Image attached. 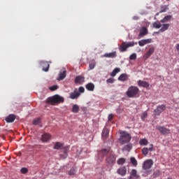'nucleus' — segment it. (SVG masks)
I'll list each match as a JSON object with an SVG mask.
<instances>
[{"label":"nucleus","mask_w":179,"mask_h":179,"mask_svg":"<svg viewBox=\"0 0 179 179\" xmlns=\"http://www.w3.org/2000/svg\"><path fill=\"white\" fill-rule=\"evenodd\" d=\"M64 97L59 95H55L46 99V103L51 104V106H55V104H59L60 103H64Z\"/></svg>","instance_id":"nucleus-1"},{"label":"nucleus","mask_w":179,"mask_h":179,"mask_svg":"<svg viewBox=\"0 0 179 179\" xmlns=\"http://www.w3.org/2000/svg\"><path fill=\"white\" fill-rule=\"evenodd\" d=\"M131 139H132L131 134H128L127 131H122L119 138V142L120 145H125V143H129Z\"/></svg>","instance_id":"nucleus-2"},{"label":"nucleus","mask_w":179,"mask_h":179,"mask_svg":"<svg viewBox=\"0 0 179 179\" xmlns=\"http://www.w3.org/2000/svg\"><path fill=\"white\" fill-rule=\"evenodd\" d=\"M139 93V88H138L136 86H131L128 88L126 94L128 97H130L131 99H134L138 96V94Z\"/></svg>","instance_id":"nucleus-3"},{"label":"nucleus","mask_w":179,"mask_h":179,"mask_svg":"<svg viewBox=\"0 0 179 179\" xmlns=\"http://www.w3.org/2000/svg\"><path fill=\"white\" fill-rule=\"evenodd\" d=\"M138 45V42H123L122 43V45H120V47L119 48L120 51H121V52H125V51H127V48H129V47H134V45Z\"/></svg>","instance_id":"nucleus-4"},{"label":"nucleus","mask_w":179,"mask_h":179,"mask_svg":"<svg viewBox=\"0 0 179 179\" xmlns=\"http://www.w3.org/2000/svg\"><path fill=\"white\" fill-rule=\"evenodd\" d=\"M110 152H111V149L110 148H103L102 150H99L98 152V157H99V162H101V160L104 159V157L107 156V155H108V153H110Z\"/></svg>","instance_id":"nucleus-5"},{"label":"nucleus","mask_w":179,"mask_h":179,"mask_svg":"<svg viewBox=\"0 0 179 179\" xmlns=\"http://www.w3.org/2000/svg\"><path fill=\"white\" fill-rule=\"evenodd\" d=\"M152 166H153V160L147 159L143 164V170H149V169H152Z\"/></svg>","instance_id":"nucleus-6"},{"label":"nucleus","mask_w":179,"mask_h":179,"mask_svg":"<svg viewBox=\"0 0 179 179\" xmlns=\"http://www.w3.org/2000/svg\"><path fill=\"white\" fill-rule=\"evenodd\" d=\"M156 129H158L162 135H169V134H170L169 129L166 128L164 126H157Z\"/></svg>","instance_id":"nucleus-7"},{"label":"nucleus","mask_w":179,"mask_h":179,"mask_svg":"<svg viewBox=\"0 0 179 179\" xmlns=\"http://www.w3.org/2000/svg\"><path fill=\"white\" fill-rule=\"evenodd\" d=\"M106 163H108V164H114V163H115V160H117V158L115 157V155L110 153L106 157Z\"/></svg>","instance_id":"nucleus-8"},{"label":"nucleus","mask_w":179,"mask_h":179,"mask_svg":"<svg viewBox=\"0 0 179 179\" xmlns=\"http://www.w3.org/2000/svg\"><path fill=\"white\" fill-rule=\"evenodd\" d=\"M166 110V106L165 105H161L157 106L156 109L154 110L155 115H160L162 113H163Z\"/></svg>","instance_id":"nucleus-9"},{"label":"nucleus","mask_w":179,"mask_h":179,"mask_svg":"<svg viewBox=\"0 0 179 179\" xmlns=\"http://www.w3.org/2000/svg\"><path fill=\"white\" fill-rule=\"evenodd\" d=\"M80 96V94L78 92V89H75L74 91L69 94V98L71 100H76Z\"/></svg>","instance_id":"nucleus-10"},{"label":"nucleus","mask_w":179,"mask_h":179,"mask_svg":"<svg viewBox=\"0 0 179 179\" xmlns=\"http://www.w3.org/2000/svg\"><path fill=\"white\" fill-rule=\"evenodd\" d=\"M148 34H149V30H148V27H143L140 29L138 37H145V36H148Z\"/></svg>","instance_id":"nucleus-11"},{"label":"nucleus","mask_w":179,"mask_h":179,"mask_svg":"<svg viewBox=\"0 0 179 179\" xmlns=\"http://www.w3.org/2000/svg\"><path fill=\"white\" fill-rule=\"evenodd\" d=\"M117 174L122 177L127 176V166H121L117 170Z\"/></svg>","instance_id":"nucleus-12"},{"label":"nucleus","mask_w":179,"mask_h":179,"mask_svg":"<svg viewBox=\"0 0 179 179\" xmlns=\"http://www.w3.org/2000/svg\"><path fill=\"white\" fill-rule=\"evenodd\" d=\"M140 178L141 176L138 175V171H136V169H132L130 172L129 179H138Z\"/></svg>","instance_id":"nucleus-13"},{"label":"nucleus","mask_w":179,"mask_h":179,"mask_svg":"<svg viewBox=\"0 0 179 179\" xmlns=\"http://www.w3.org/2000/svg\"><path fill=\"white\" fill-rule=\"evenodd\" d=\"M74 83L76 85H83L85 83V77L82 76H78L76 77Z\"/></svg>","instance_id":"nucleus-14"},{"label":"nucleus","mask_w":179,"mask_h":179,"mask_svg":"<svg viewBox=\"0 0 179 179\" xmlns=\"http://www.w3.org/2000/svg\"><path fill=\"white\" fill-rule=\"evenodd\" d=\"M155 52V48H150L149 50L143 55V59L146 61Z\"/></svg>","instance_id":"nucleus-15"},{"label":"nucleus","mask_w":179,"mask_h":179,"mask_svg":"<svg viewBox=\"0 0 179 179\" xmlns=\"http://www.w3.org/2000/svg\"><path fill=\"white\" fill-rule=\"evenodd\" d=\"M66 78V70H64L63 71H60L59 73V76L57 78V80L59 82L61 80H64Z\"/></svg>","instance_id":"nucleus-16"},{"label":"nucleus","mask_w":179,"mask_h":179,"mask_svg":"<svg viewBox=\"0 0 179 179\" xmlns=\"http://www.w3.org/2000/svg\"><path fill=\"white\" fill-rule=\"evenodd\" d=\"M150 43H152V38L143 39L138 41V45H140V47H143L144 45H146V44H150Z\"/></svg>","instance_id":"nucleus-17"},{"label":"nucleus","mask_w":179,"mask_h":179,"mask_svg":"<svg viewBox=\"0 0 179 179\" xmlns=\"http://www.w3.org/2000/svg\"><path fill=\"white\" fill-rule=\"evenodd\" d=\"M50 139H51V135H50V134L45 133L42 135V142H48Z\"/></svg>","instance_id":"nucleus-18"},{"label":"nucleus","mask_w":179,"mask_h":179,"mask_svg":"<svg viewBox=\"0 0 179 179\" xmlns=\"http://www.w3.org/2000/svg\"><path fill=\"white\" fill-rule=\"evenodd\" d=\"M138 86H140L141 87H145L146 89H148V87H149L150 85L148 84V82L146 81H142L141 80H139L138 81Z\"/></svg>","instance_id":"nucleus-19"},{"label":"nucleus","mask_w":179,"mask_h":179,"mask_svg":"<svg viewBox=\"0 0 179 179\" xmlns=\"http://www.w3.org/2000/svg\"><path fill=\"white\" fill-rule=\"evenodd\" d=\"M43 71L45 72H48V69H50V64L48 62H42Z\"/></svg>","instance_id":"nucleus-20"},{"label":"nucleus","mask_w":179,"mask_h":179,"mask_svg":"<svg viewBox=\"0 0 179 179\" xmlns=\"http://www.w3.org/2000/svg\"><path fill=\"white\" fill-rule=\"evenodd\" d=\"M85 88L89 92H94V84L93 83H89L85 85Z\"/></svg>","instance_id":"nucleus-21"},{"label":"nucleus","mask_w":179,"mask_h":179,"mask_svg":"<svg viewBox=\"0 0 179 179\" xmlns=\"http://www.w3.org/2000/svg\"><path fill=\"white\" fill-rule=\"evenodd\" d=\"M108 134H110V130L107 128H104L102 131L103 139H107V138H108Z\"/></svg>","instance_id":"nucleus-22"},{"label":"nucleus","mask_w":179,"mask_h":179,"mask_svg":"<svg viewBox=\"0 0 179 179\" xmlns=\"http://www.w3.org/2000/svg\"><path fill=\"white\" fill-rule=\"evenodd\" d=\"M15 120H16V115H9L6 118V122H13L15 121Z\"/></svg>","instance_id":"nucleus-23"},{"label":"nucleus","mask_w":179,"mask_h":179,"mask_svg":"<svg viewBox=\"0 0 179 179\" xmlns=\"http://www.w3.org/2000/svg\"><path fill=\"white\" fill-rule=\"evenodd\" d=\"M105 58H115L117 57V52H112L110 53H105L103 55Z\"/></svg>","instance_id":"nucleus-24"},{"label":"nucleus","mask_w":179,"mask_h":179,"mask_svg":"<svg viewBox=\"0 0 179 179\" xmlns=\"http://www.w3.org/2000/svg\"><path fill=\"white\" fill-rule=\"evenodd\" d=\"M169 27H170V24H162V27L159 29V31H161V33H164L166 30H169Z\"/></svg>","instance_id":"nucleus-25"},{"label":"nucleus","mask_w":179,"mask_h":179,"mask_svg":"<svg viewBox=\"0 0 179 179\" xmlns=\"http://www.w3.org/2000/svg\"><path fill=\"white\" fill-rule=\"evenodd\" d=\"M127 79H128V75H127V73H122L118 78V80H120L121 82H125Z\"/></svg>","instance_id":"nucleus-26"},{"label":"nucleus","mask_w":179,"mask_h":179,"mask_svg":"<svg viewBox=\"0 0 179 179\" xmlns=\"http://www.w3.org/2000/svg\"><path fill=\"white\" fill-rule=\"evenodd\" d=\"M173 17V15H166L162 20H160L161 23H166Z\"/></svg>","instance_id":"nucleus-27"},{"label":"nucleus","mask_w":179,"mask_h":179,"mask_svg":"<svg viewBox=\"0 0 179 179\" xmlns=\"http://www.w3.org/2000/svg\"><path fill=\"white\" fill-rule=\"evenodd\" d=\"M62 148H64V144L59 142H57L55 143L53 149H56L57 150H58V149H62Z\"/></svg>","instance_id":"nucleus-28"},{"label":"nucleus","mask_w":179,"mask_h":179,"mask_svg":"<svg viewBox=\"0 0 179 179\" xmlns=\"http://www.w3.org/2000/svg\"><path fill=\"white\" fill-rule=\"evenodd\" d=\"M149 143V141H148V139L146 138H142L139 141V145L141 146H146Z\"/></svg>","instance_id":"nucleus-29"},{"label":"nucleus","mask_w":179,"mask_h":179,"mask_svg":"<svg viewBox=\"0 0 179 179\" xmlns=\"http://www.w3.org/2000/svg\"><path fill=\"white\" fill-rule=\"evenodd\" d=\"M167 10H169V6H161L159 13H164V12H167Z\"/></svg>","instance_id":"nucleus-30"},{"label":"nucleus","mask_w":179,"mask_h":179,"mask_svg":"<svg viewBox=\"0 0 179 179\" xmlns=\"http://www.w3.org/2000/svg\"><path fill=\"white\" fill-rule=\"evenodd\" d=\"M130 162L134 167H136V166H138V161H136V159L135 157H131L130 158Z\"/></svg>","instance_id":"nucleus-31"},{"label":"nucleus","mask_w":179,"mask_h":179,"mask_svg":"<svg viewBox=\"0 0 179 179\" xmlns=\"http://www.w3.org/2000/svg\"><path fill=\"white\" fill-rule=\"evenodd\" d=\"M120 71H121V69H120V68H115V69L110 73V76H112V78H114V76H115V75H117V73H118V72H120Z\"/></svg>","instance_id":"nucleus-32"},{"label":"nucleus","mask_w":179,"mask_h":179,"mask_svg":"<svg viewBox=\"0 0 179 179\" xmlns=\"http://www.w3.org/2000/svg\"><path fill=\"white\" fill-rule=\"evenodd\" d=\"M152 26L155 29H160L162 27V23H160L159 21H156L152 24Z\"/></svg>","instance_id":"nucleus-33"},{"label":"nucleus","mask_w":179,"mask_h":179,"mask_svg":"<svg viewBox=\"0 0 179 179\" xmlns=\"http://www.w3.org/2000/svg\"><path fill=\"white\" fill-rule=\"evenodd\" d=\"M72 113H79V106L76 104L73 105L72 108Z\"/></svg>","instance_id":"nucleus-34"},{"label":"nucleus","mask_w":179,"mask_h":179,"mask_svg":"<svg viewBox=\"0 0 179 179\" xmlns=\"http://www.w3.org/2000/svg\"><path fill=\"white\" fill-rule=\"evenodd\" d=\"M141 152L143 156H148V154L149 153V149L148 148H144L142 149Z\"/></svg>","instance_id":"nucleus-35"},{"label":"nucleus","mask_w":179,"mask_h":179,"mask_svg":"<svg viewBox=\"0 0 179 179\" xmlns=\"http://www.w3.org/2000/svg\"><path fill=\"white\" fill-rule=\"evenodd\" d=\"M40 122H41V118H40V117H38L33 120L34 125H38V124H40Z\"/></svg>","instance_id":"nucleus-36"},{"label":"nucleus","mask_w":179,"mask_h":179,"mask_svg":"<svg viewBox=\"0 0 179 179\" xmlns=\"http://www.w3.org/2000/svg\"><path fill=\"white\" fill-rule=\"evenodd\" d=\"M126 160L125 158H120L119 159H117V163L119 165H122L125 163Z\"/></svg>","instance_id":"nucleus-37"},{"label":"nucleus","mask_w":179,"mask_h":179,"mask_svg":"<svg viewBox=\"0 0 179 179\" xmlns=\"http://www.w3.org/2000/svg\"><path fill=\"white\" fill-rule=\"evenodd\" d=\"M76 174V169L75 168H72L69 172V176H75Z\"/></svg>","instance_id":"nucleus-38"},{"label":"nucleus","mask_w":179,"mask_h":179,"mask_svg":"<svg viewBox=\"0 0 179 179\" xmlns=\"http://www.w3.org/2000/svg\"><path fill=\"white\" fill-rule=\"evenodd\" d=\"M129 59H131V61H135V59H136V53L131 54L129 57Z\"/></svg>","instance_id":"nucleus-39"},{"label":"nucleus","mask_w":179,"mask_h":179,"mask_svg":"<svg viewBox=\"0 0 179 179\" xmlns=\"http://www.w3.org/2000/svg\"><path fill=\"white\" fill-rule=\"evenodd\" d=\"M21 173L22 174H27V173H29V169H27V168H22Z\"/></svg>","instance_id":"nucleus-40"},{"label":"nucleus","mask_w":179,"mask_h":179,"mask_svg":"<svg viewBox=\"0 0 179 179\" xmlns=\"http://www.w3.org/2000/svg\"><path fill=\"white\" fill-rule=\"evenodd\" d=\"M50 90H51V92H54L55 90H57V89H58V85H53L52 87H50Z\"/></svg>","instance_id":"nucleus-41"},{"label":"nucleus","mask_w":179,"mask_h":179,"mask_svg":"<svg viewBox=\"0 0 179 179\" xmlns=\"http://www.w3.org/2000/svg\"><path fill=\"white\" fill-rule=\"evenodd\" d=\"M78 92L80 93V94H81V93H85V87H80L78 88Z\"/></svg>","instance_id":"nucleus-42"},{"label":"nucleus","mask_w":179,"mask_h":179,"mask_svg":"<svg viewBox=\"0 0 179 179\" xmlns=\"http://www.w3.org/2000/svg\"><path fill=\"white\" fill-rule=\"evenodd\" d=\"M125 149L126 150H128V152H129V150H131V149H132V144H128L125 146Z\"/></svg>","instance_id":"nucleus-43"},{"label":"nucleus","mask_w":179,"mask_h":179,"mask_svg":"<svg viewBox=\"0 0 179 179\" xmlns=\"http://www.w3.org/2000/svg\"><path fill=\"white\" fill-rule=\"evenodd\" d=\"M115 80L114 78H110L108 80H106V83H114Z\"/></svg>","instance_id":"nucleus-44"},{"label":"nucleus","mask_w":179,"mask_h":179,"mask_svg":"<svg viewBox=\"0 0 179 179\" xmlns=\"http://www.w3.org/2000/svg\"><path fill=\"white\" fill-rule=\"evenodd\" d=\"M113 118H114V115L110 114L108 115V121H112Z\"/></svg>","instance_id":"nucleus-45"},{"label":"nucleus","mask_w":179,"mask_h":179,"mask_svg":"<svg viewBox=\"0 0 179 179\" xmlns=\"http://www.w3.org/2000/svg\"><path fill=\"white\" fill-rule=\"evenodd\" d=\"M150 152H153V144L150 145V148H148Z\"/></svg>","instance_id":"nucleus-46"},{"label":"nucleus","mask_w":179,"mask_h":179,"mask_svg":"<svg viewBox=\"0 0 179 179\" xmlns=\"http://www.w3.org/2000/svg\"><path fill=\"white\" fill-rule=\"evenodd\" d=\"M89 66L90 69H94V64L91 63L90 64Z\"/></svg>","instance_id":"nucleus-47"},{"label":"nucleus","mask_w":179,"mask_h":179,"mask_svg":"<svg viewBox=\"0 0 179 179\" xmlns=\"http://www.w3.org/2000/svg\"><path fill=\"white\" fill-rule=\"evenodd\" d=\"M141 117H142V118H146V117H148V113H143Z\"/></svg>","instance_id":"nucleus-48"},{"label":"nucleus","mask_w":179,"mask_h":179,"mask_svg":"<svg viewBox=\"0 0 179 179\" xmlns=\"http://www.w3.org/2000/svg\"><path fill=\"white\" fill-rule=\"evenodd\" d=\"M133 20H139V17L135 15L133 17Z\"/></svg>","instance_id":"nucleus-49"},{"label":"nucleus","mask_w":179,"mask_h":179,"mask_svg":"<svg viewBox=\"0 0 179 179\" xmlns=\"http://www.w3.org/2000/svg\"><path fill=\"white\" fill-rule=\"evenodd\" d=\"M176 50L179 51V43L176 44Z\"/></svg>","instance_id":"nucleus-50"},{"label":"nucleus","mask_w":179,"mask_h":179,"mask_svg":"<svg viewBox=\"0 0 179 179\" xmlns=\"http://www.w3.org/2000/svg\"><path fill=\"white\" fill-rule=\"evenodd\" d=\"M117 113H122V109H117Z\"/></svg>","instance_id":"nucleus-51"},{"label":"nucleus","mask_w":179,"mask_h":179,"mask_svg":"<svg viewBox=\"0 0 179 179\" xmlns=\"http://www.w3.org/2000/svg\"><path fill=\"white\" fill-rule=\"evenodd\" d=\"M154 33H155V34H159L160 33H162V31H160V30H159V31H155Z\"/></svg>","instance_id":"nucleus-52"},{"label":"nucleus","mask_w":179,"mask_h":179,"mask_svg":"<svg viewBox=\"0 0 179 179\" xmlns=\"http://www.w3.org/2000/svg\"><path fill=\"white\" fill-rule=\"evenodd\" d=\"M63 152H64V153H65V155H66V153H67L66 150H64Z\"/></svg>","instance_id":"nucleus-53"},{"label":"nucleus","mask_w":179,"mask_h":179,"mask_svg":"<svg viewBox=\"0 0 179 179\" xmlns=\"http://www.w3.org/2000/svg\"><path fill=\"white\" fill-rule=\"evenodd\" d=\"M157 173H160L159 171H157Z\"/></svg>","instance_id":"nucleus-54"},{"label":"nucleus","mask_w":179,"mask_h":179,"mask_svg":"<svg viewBox=\"0 0 179 179\" xmlns=\"http://www.w3.org/2000/svg\"><path fill=\"white\" fill-rule=\"evenodd\" d=\"M157 15H159V13H157L156 15L157 16Z\"/></svg>","instance_id":"nucleus-55"},{"label":"nucleus","mask_w":179,"mask_h":179,"mask_svg":"<svg viewBox=\"0 0 179 179\" xmlns=\"http://www.w3.org/2000/svg\"><path fill=\"white\" fill-rule=\"evenodd\" d=\"M166 1H170V0H166Z\"/></svg>","instance_id":"nucleus-56"}]
</instances>
